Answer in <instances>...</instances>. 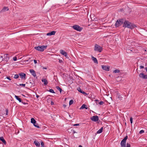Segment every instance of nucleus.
Listing matches in <instances>:
<instances>
[{"label": "nucleus", "mask_w": 147, "mask_h": 147, "mask_svg": "<svg viewBox=\"0 0 147 147\" xmlns=\"http://www.w3.org/2000/svg\"><path fill=\"white\" fill-rule=\"evenodd\" d=\"M123 26V27H127L131 29H132L136 27L135 25L133 24L132 23L126 20L124 22Z\"/></svg>", "instance_id": "1"}, {"label": "nucleus", "mask_w": 147, "mask_h": 147, "mask_svg": "<svg viewBox=\"0 0 147 147\" xmlns=\"http://www.w3.org/2000/svg\"><path fill=\"white\" fill-rule=\"evenodd\" d=\"M47 47V46H38L37 47H35L34 49L40 51L42 52L45 49H46Z\"/></svg>", "instance_id": "2"}, {"label": "nucleus", "mask_w": 147, "mask_h": 147, "mask_svg": "<svg viewBox=\"0 0 147 147\" xmlns=\"http://www.w3.org/2000/svg\"><path fill=\"white\" fill-rule=\"evenodd\" d=\"M123 20L122 19L117 20L115 24V26L116 27H118L124 24Z\"/></svg>", "instance_id": "3"}, {"label": "nucleus", "mask_w": 147, "mask_h": 147, "mask_svg": "<svg viewBox=\"0 0 147 147\" xmlns=\"http://www.w3.org/2000/svg\"><path fill=\"white\" fill-rule=\"evenodd\" d=\"M94 50L95 51L98 52L99 53H100L102 50V48L100 45L96 44L94 46Z\"/></svg>", "instance_id": "4"}, {"label": "nucleus", "mask_w": 147, "mask_h": 147, "mask_svg": "<svg viewBox=\"0 0 147 147\" xmlns=\"http://www.w3.org/2000/svg\"><path fill=\"white\" fill-rule=\"evenodd\" d=\"M128 136H126L121 141V147H126V140Z\"/></svg>", "instance_id": "5"}, {"label": "nucleus", "mask_w": 147, "mask_h": 147, "mask_svg": "<svg viewBox=\"0 0 147 147\" xmlns=\"http://www.w3.org/2000/svg\"><path fill=\"white\" fill-rule=\"evenodd\" d=\"M72 28L74 30L79 32L81 31L82 29V28L79 25H75L73 26Z\"/></svg>", "instance_id": "6"}, {"label": "nucleus", "mask_w": 147, "mask_h": 147, "mask_svg": "<svg viewBox=\"0 0 147 147\" xmlns=\"http://www.w3.org/2000/svg\"><path fill=\"white\" fill-rule=\"evenodd\" d=\"M91 120L94 121L96 122L98 121L99 119L97 116H94L90 117Z\"/></svg>", "instance_id": "7"}, {"label": "nucleus", "mask_w": 147, "mask_h": 147, "mask_svg": "<svg viewBox=\"0 0 147 147\" xmlns=\"http://www.w3.org/2000/svg\"><path fill=\"white\" fill-rule=\"evenodd\" d=\"M60 52L61 54H62L64 56L66 57H67V58L68 57V56H67V53L64 50L61 49L60 51Z\"/></svg>", "instance_id": "8"}, {"label": "nucleus", "mask_w": 147, "mask_h": 147, "mask_svg": "<svg viewBox=\"0 0 147 147\" xmlns=\"http://www.w3.org/2000/svg\"><path fill=\"white\" fill-rule=\"evenodd\" d=\"M19 75L22 79L25 80L26 79V74L24 73H21L19 74Z\"/></svg>", "instance_id": "9"}, {"label": "nucleus", "mask_w": 147, "mask_h": 147, "mask_svg": "<svg viewBox=\"0 0 147 147\" xmlns=\"http://www.w3.org/2000/svg\"><path fill=\"white\" fill-rule=\"evenodd\" d=\"M102 68L104 70L106 71H109L110 69V67L107 66L106 65H102Z\"/></svg>", "instance_id": "10"}, {"label": "nucleus", "mask_w": 147, "mask_h": 147, "mask_svg": "<svg viewBox=\"0 0 147 147\" xmlns=\"http://www.w3.org/2000/svg\"><path fill=\"white\" fill-rule=\"evenodd\" d=\"M8 54H5L3 56L4 59V60H5L7 62L8 61L9 59V57L8 56Z\"/></svg>", "instance_id": "11"}, {"label": "nucleus", "mask_w": 147, "mask_h": 147, "mask_svg": "<svg viewBox=\"0 0 147 147\" xmlns=\"http://www.w3.org/2000/svg\"><path fill=\"white\" fill-rule=\"evenodd\" d=\"M139 76L140 78L142 79H146V75L143 73H141L140 74Z\"/></svg>", "instance_id": "12"}, {"label": "nucleus", "mask_w": 147, "mask_h": 147, "mask_svg": "<svg viewBox=\"0 0 147 147\" xmlns=\"http://www.w3.org/2000/svg\"><path fill=\"white\" fill-rule=\"evenodd\" d=\"M30 72L32 74V75L34 77H35L36 76V74L34 71L33 69H30L29 70Z\"/></svg>", "instance_id": "13"}, {"label": "nucleus", "mask_w": 147, "mask_h": 147, "mask_svg": "<svg viewBox=\"0 0 147 147\" xmlns=\"http://www.w3.org/2000/svg\"><path fill=\"white\" fill-rule=\"evenodd\" d=\"M8 10H9V8H8V7H5L1 10V12H5L6 11H8Z\"/></svg>", "instance_id": "14"}, {"label": "nucleus", "mask_w": 147, "mask_h": 147, "mask_svg": "<svg viewBox=\"0 0 147 147\" xmlns=\"http://www.w3.org/2000/svg\"><path fill=\"white\" fill-rule=\"evenodd\" d=\"M92 59L93 61L96 64L98 63V61L97 59L95 57L92 56Z\"/></svg>", "instance_id": "15"}, {"label": "nucleus", "mask_w": 147, "mask_h": 147, "mask_svg": "<svg viewBox=\"0 0 147 147\" xmlns=\"http://www.w3.org/2000/svg\"><path fill=\"white\" fill-rule=\"evenodd\" d=\"M34 143L37 147H39L40 146V143L38 141L35 140L34 141Z\"/></svg>", "instance_id": "16"}, {"label": "nucleus", "mask_w": 147, "mask_h": 147, "mask_svg": "<svg viewBox=\"0 0 147 147\" xmlns=\"http://www.w3.org/2000/svg\"><path fill=\"white\" fill-rule=\"evenodd\" d=\"M42 81L43 82H44V84L45 85H47L48 83L47 80L46 79H42Z\"/></svg>", "instance_id": "17"}, {"label": "nucleus", "mask_w": 147, "mask_h": 147, "mask_svg": "<svg viewBox=\"0 0 147 147\" xmlns=\"http://www.w3.org/2000/svg\"><path fill=\"white\" fill-rule=\"evenodd\" d=\"M0 140L5 145L6 144V142L4 140L3 137H0Z\"/></svg>", "instance_id": "18"}, {"label": "nucleus", "mask_w": 147, "mask_h": 147, "mask_svg": "<svg viewBox=\"0 0 147 147\" xmlns=\"http://www.w3.org/2000/svg\"><path fill=\"white\" fill-rule=\"evenodd\" d=\"M87 109L88 108L87 107V105L84 104H83L82 106L80 108V109Z\"/></svg>", "instance_id": "19"}, {"label": "nucleus", "mask_w": 147, "mask_h": 147, "mask_svg": "<svg viewBox=\"0 0 147 147\" xmlns=\"http://www.w3.org/2000/svg\"><path fill=\"white\" fill-rule=\"evenodd\" d=\"M117 97L119 99V100H121L122 99L123 97L120 95L119 94H117Z\"/></svg>", "instance_id": "20"}, {"label": "nucleus", "mask_w": 147, "mask_h": 147, "mask_svg": "<svg viewBox=\"0 0 147 147\" xmlns=\"http://www.w3.org/2000/svg\"><path fill=\"white\" fill-rule=\"evenodd\" d=\"M16 98V99L19 101L20 102H22V100L21 99L19 98V96H18L15 95V96Z\"/></svg>", "instance_id": "21"}, {"label": "nucleus", "mask_w": 147, "mask_h": 147, "mask_svg": "<svg viewBox=\"0 0 147 147\" xmlns=\"http://www.w3.org/2000/svg\"><path fill=\"white\" fill-rule=\"evenodd\" d=\"M36 121L34 118H32L31 119V122L33 124H35L36 123Z\"/></svg>", "instance_id": "22"}, {"label": "nucleus", "mask_w": 147, "mask_h": 147, "mask_svg": "<svg viewBox=\"0 0 147 147\" xmlns=\"http://www.w3.org/2000/svg\"><path fill=\"white\" fill-rule=\"evenodd\" d=\"M103 127H102L100 129L98 130L97 132V134H98L101 133L102 131Z\"/></svg>", "instance_id": "23"}, {"label": "nucleus", "mask_w": 147, "mask_h": 147, "mask_svg": "<svg viewBox=\"0 0 147 147\" xmlns=\"http://www.w3.org/2000/svg\"><path fill=\"white\" fill-rule=\"evenodd\" d=\"M56 88L57 90H59L60 92H61L62 90L61 88H60L59 86H56Z\"/></svg>", "instance_id": "24"}, {"label": "nucleus", "mask_w": 147, "mask_h": 147, "mask_svg": "<svg viewBox=\"0 0 147 147\" xmlns=\"http://www.w3.org/2000/svg\"><path fill=\"white\" fill-rule=\"evenodd\" d=\"M19 74H15L14 75L13 78L15 79H17L19 78Z\"/></svg>", "instance_id": "25"}, {"label": "nucleus", "mask_w": 147, "mask_h": 147, "mask_svg": "<svg viewBox=\"0 0 147 147\" xmlns=\"http://www.w3.org/2000/svg\"><path fill=\"white\" fill-rule=\"evenodd\" d=\"M120 72L119 70L118 69H116L115 70H114L113 71L114 73H118Z\"/></svg>", "instance_id": "26"}, {"label": "nucleus", "mask_w": 147, "mask_h": 147, "mask_svg": "<svg viewBox=\"0 0 147 147\" xmlns=\"http://www.w3.org/2000/svg\"><path fill=\"white\" fill-rule=\"evenodd\" d=\"M33 125L35 127H36L37 128H40V127L38 125V124L37 123H36L35 124H34Z\"/></svg>", "instance_id": "27"}, {"label": "nucleus", "mask_w": 147, "mask_h": 147, "mask_svg": "<svg viewBox=\"0 0 147 147\" xmlns=\"http://www.w3.org/2000/svg\"><path fill=\"white\" fill-rule=\"evenodd\" d=\"M56 33V31H52L51 32V35H54L55 34V33Z\"/></svg>", "instance_id": "28"}, {"label": "nucleus", "mask_w": 147, "mask_h": 147, "mask_svg": "<svg viewBox=\"0 0 147 147\" xmlns=\"http://www.w3.org/2000/svg\"><path fill=\"white\" fill-rule=\"evenodd\" d=\"M77 90H78L80 92V93H82V92L83 91L82 90H81L80 88H77Z\"/></svg>", "instance_id": "29"}, {"label": "nucleus", "mask_w": 147, "mask_h": 147, "mask_svg": "<svg viewBox=\"0 0 147 147\" xmlns=\"http://www.w3.org/2000/svg\"><path fill=\"white\" fill-rule=\"evenodd\" d=\"M49 91L50 92L52 93H55V92H54V91L52 89H50Z\"/></svg>", "instance_id": "30"}, {"label": "nucleus", "mask_w": 147, "mask_h": 147, "mask_svg": "<svg viewBox=\"0 0 147 147\" xmlns=\"http://www.w3.org/2000/svg\"><path fill=\"white\" fill-rule=\"evenodd\" d=\"M73 100H70V101H69V105H72L73 103Z\"/></svg>", "instance_id": "31"}, {"label": "nucleus", "mask_w": 147, "mask_h": 147, "mask_svg": "<svg viewBox=\"0 0 147 147\" xmlns=\"http://www.w3.org/2000/svg\"><path fill=\"white\" fill-rule=\"evenodd\" d=\"M144 133V131L143 130H140L139 132V133L140 134H142Z\"/></svg>", "instance_id": "32"}, {"label": "nucleus", "mask_w": 147, "mask_h": 147, "mask_svg": "<svg viewBox=\"0 0 147 147\" xmlns=\"http://www.w3.org/2000/svg\"><path fill=\"white\" fill-rule=\"evenodd\" d=\"M41 147H44V144L43 142H41Z\"/></svg>", "instance_id": "33"}, {"label": "nucleus", "mask_w": 147, "mask_h": 147, "mask_svg": "<svg viewBox=\"0 0 147 147\" xmlns=\"http://www.w3.org/2000/svg\"><path fill=\"white\" fill-rule=\"evenodd\" d=\"M130 121L131 123L132 124L133 122V118L132 117H131L130 119Z\"/></svg>", "instance_id": "34"}, {"label": "nucleus", "mask_w": 147, "mask_h": 147, "mask_svg": "<svg viewBox=\"0 0 147 147\" xmlns=\"http://www.w3.org/2000/svg\"><path fill=\"white\" fill-rule=\"evenodd\" d=\"M104 103V102H103L102 101H101L100 102H99V104H100V105H102Z\"/></svg>", "instance_id": "35"}, {"label": "nucleus", "mask_w": 147, "mask_h": 147, "mask_svg": "<svg viewBox=\"0 0 147 147\" xmlns=\"http://www.w3.org/2000/svg\"><path fill=\"white\" fill-rule=\"evenodd\" d=\"M72 129L71 128H70V129H68V131L69 132H71V131H72Z\"/></svg>", "instance_id": "36"}, {"label": "nucleus", "mask_w": 147, "mask_h": 147, "mask_svg": "<svg viewBox=\"0 0 147 147\" xmlns=\"http://www.w3.org/2000/svg\"><path fill=\"white\" fill-rule=\"evenodd\" d=\"M82 94H84L85 95H87V93H86V92H84L83 91H82Z\"/></svg>", "instance_id": "37"}, {"label": "nucleus", "mask_w": 147, "mask_h": 147, "mask_svg": "<svg viewBox=\"0 0 147 147\" xmlns=\"http://www.w3.org/2000/svg\"><path fill=\"white\" fill-rule=\"evenodd\" d=\"M82 94H84L85 95H87V93H86V92H84L83 91H82Z\"/></svg>", "instance_id": "38"}, {"label": "nucleus", "mask_w": 147, "mask_h": 147, "mask_svg": "<svg viewBox=\"0 0 147 147\" xmlns=\"http://www.w3.org/2000/svg\"><path fill=\"white\" fill-rule=\"evenodd\" d=\"M20 86L24 87L25 86V84H20Z\"/></svg>", "instance_id": "39"}, {"label": "nucleus", "mask_w": 147, "mask_h": 147, "mask_svg": "<svg viewBox=\"0 0 147 147\" xmlns=\"http://www.w3.org/2000/svg\"><path fill=\"white\" fill-rule=\"evenodd\" d=\"M13 59L14 61H16L17 60V58L16 57H15L13 58Z\"/></svg>", "instance_id": "40"}, {"label": "nucleus", "mask_w": 147, "mask_h": 147, "mask_svg": "<svg viewBox=\"0 0 147 147\" xmlns=\"http://www.w3.org/2000/svg\"><path fill=\"white\" fill-rule=\"evenodd\" d=\"M6 115H7L8 113V109H6Z\"/></svg>", "instance_id": "41"}, {"label": "nucleus", "mask_w": 147, "mask_h": 147, "mask_svg": "<svg viewBox=\"0 0 147 147\" xmlns=\"http://www.w3.org/2000/svg\"><path fill=\"white\" fill-rule=\"evenodd\" d=\"M127 147H130V145L128 143H127Z\"/></svg>", "instance_id": "42"}, {"label": "nucleus", "mask_w": 147, "mask_h": 147, "mask_svg": "<svg viewBox=\"0 0 147 147\" xmlns=\"http://www.w3.org/2000/svg\"><path fill=\"white\" fill-rule=\"evenodd\" d=\"M47 36H51V32L47 33Z\"/></svg>", "instance_id": "43"}, {"label": "nucleus", "mask_w": 147, "mask_h": 147, "mask_svg": "<svg viewBox=\"0 0 147 147\" xmlns=\"http://www.w3.org/2000/svg\"><path fill=\"white\" fill-rule=\"evenodd\" d=\"M144 67V66H143L142 65H141L140 66V68L141 69L143 68Z\"/></svg>", "instance_id": "44"}, {"label": "nucleus", "mask_w": 147, "mask_h": 147, "mask_svg": "<svg viewBox=\"0 0 147 147\" xmlns=\"http://www.w3.org/2000/svg\"><path fill=\"white\" fill-rule=\"evenodd\" d=\"M79 125V124H76L74 125V126H77Z\"/></svg>", "instance_id": "45"}, {"label": "nucleus", "mask_w": 147, "mask_h": 147, "mask_svg": "<svg viewBox=\"0 0 147 147\" xmlns=\"http://www.w3.org/2000/svg\"><path fill=\"white\" fill-rule=\"evenodd\" d=\"M66 106L64 104L63 105V107L65 108L66 107Z\"/></svg>", "instance_id": "46"}, {"label": "nucleus", "mask_w": 147, "mask_h": 147, "mask_svg": "<svg viewBox=\"0 0 147 147\" xmlns=\"http://www.w3.org/2000/svg\"><path fill=\"white\" fill-rule=\"evenodd\" d=\"M34 62L35 64L37 63L36 60H34Z\"/></svg>", "instance_id": "47"}, {"label": "nucleus", "mask_w": 147, "mask_h": 147, "mask_svg": "<svg viewBox=\"0 0 147 147\" xmlns=\"http://www.w3.org/2000/svg\"><path fill=\"white\" fill-rule=\"evenodd\" d=\"M22 103H23V104H27V103H26L25 102H24L23 101H22L21 102Z\"/></svg>", "instance_id": "48"}, {"label": "nucleus", "mask_w": 147, "mask_h": 147, "mask_svg": "<svg viewBox=\"0 0 147 147\" xmlns=\"http://www.w3.org/2000/svg\"><path fill=\"white\" fill-rule=\"evenodd\" d=\"M7 78L9 80H11V79L9 77H7Z\"/></svg>", "instance_id": "49"}, {"label": "nucleus", "mask_w": 147, "mask_h": 147, "mask_svg": "<svg viewBox=\"0 0 147 147\" xmlns=\"http://www.w3.org/2000/svg\"><path fill=\"white\" fill-rule=\"evenodd\" d=\"M54 102H53L51 101V105H54Z\"/></svg>", "instance_id": "50"}, {"label": "nucleus", "mask_w": 147, "mask_h": 147, "mask_svg": "<svg viewBox=\"0 0 147 147\" xmlns=\"http://www.w3.org/2000/svg\"><path fill=\"white\" fill-rule=\"evenodd\" d=\"M72 131H73V134H74L75 133H76V132L75 131H74V130H73V129L72 130Z\"/></svg>", "instance_id": "51"}, {"label": "nucleus", "mask_w": 147, "mask_h": 147, "mask_svg": "<svg viewBox=\"0 0 147 147\" xmlns=\"http://www.w3.org/2000/svg\"><path fill=\"white\" fill-rule=\"evenodd\" d=\"M36 97L37 98H38L39 97V96L38 95H37L36 94Z\"/></svg>", "instance_id": "52"}, {"label": "nucleus", "mask_w": 147, "mask_h": 147, "mask_svg": "<svg viewBox=\"0 0 147 147\" xmlns=\"http://www.w3.org/2000/svg\"><path fill=\"white\" fill-rule=\"evenodd\" d=\"M43 69H47V68L46 67H43Z\"/></svg>", "instance_id": "53"}, {"label": "nucleus", "mask_w": 147, "mask_h": 147, "mask_svg": "<svg viewBox=\"0 0 147 147\" xmlns=\"http://www.w3.org/2000/svg\"><path fill=\"white\" fill-rule=\"evenodd\" d=\"M147 79V75H146V79Z\"/></svg>", "instance_id": "54"}, {"label": "nucleus", "mask_w": 147, "mask_h": 147, "mask_svg": "<svg viewBox=\"0 0 147 147\" xmlns=\"http://www.w3.org/2000/svg\"><path fill=\"white\" fill-rule=\"evenodd\" d=\"M145 69H146V71L147 72V67H146L145 68Z\"/></svg>", "instance_id": "55"}, {"label": "nucleus", "mask_w": 147, "mask_h": 147, "mask_svg": "<svg viewBox=\"0 0 147 147\" xmlns=\"http://www.w3.org/2000/svg\"><path fill=\"white\" fill-rule=\"evenodd\" d=\"M78 147H82V146L81 145H80Z\"/></svg>", "instance_id": "56"}, {"label": "nucleus", "mask_w": 147, "mask_h": 147, "mask_svg": "<svg viewBox=\"0 0 147 147\" xmlns=\"http://www.w3.org/2000/svg\"><path fill=\"white\" fill-rule=\"evenodd\" d=\"M1 72L0 71V74H1Z\"/></svg>", "instance_id": "57"}, {"label": "nucleus", "mask_w": 147, "mask_h": 147, "mask_svg": "<svg viewBox=\"0 0 147 147\" xmlns=\"http://www.w3.org/2000/svg\"><path fill=\"white\" fill-rule=\"evenodd\" d=\"M1 57L2 58H3V57H2V56H1Z\"/></svg>", "instance_id": "58"}]
</instances>
